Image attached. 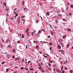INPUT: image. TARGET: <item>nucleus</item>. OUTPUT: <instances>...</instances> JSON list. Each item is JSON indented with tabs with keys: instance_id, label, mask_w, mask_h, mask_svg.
Segmentation results:
<instances>
[{
	"instance_id": "1",
	"label": "nucleus",
	"mask_w": 73,
	"mask_h": 73,
	"mask_svg": "<svg viewBox=\"0 0 73 73\" xmlns=\"http://www.w3.org/2000/svg\"><path fill=\"white\" fill-rule=\"evenodd\" d=\"M64 17H66H66H67V16H68V14L65 13L64 14Z\"/></svg>"
},
{
	"instance_id": "2",
	"label": "nucleus",
	"mask_w": 73,
	"mask_h": 73,
	"mask_svg": "<svg viewBox=\"0 0 73 73\" xmlns=\"http://www.w3.org/2000/svg\"><path fill=\"white\" fill-rule=\"evenodd\" d=\"M66 37V35H64L63 36H62V38L63 39L64 38H65Z\"/></svg>"
},
{
	"instance_id": "3",
	"label": "nucleus",
	"mask_w": 73,
	"mask_h": 73,
	"mask_svg": "<svg viewBox=\"0 0 73 73\" xmlns=\"http://www.w3.org/2000/svg\"><path fill=\"white\" fill-rule=\"evenodd\" d=\"M56 16H53L51 17V19H56Z\"/></svg>"
},
{
	"instance_id": "4",
	"label": "nucleus",
	"mask_w": 73,
	"mask_h": 73,
	"mask_svg": "<svg viewBox=\"0 0 73 73\" xmlns=\"http://www.w3.org/2000/svg\"><path fill=\"white\" fill-rule=\"evenodd\" d=\"M22 21H23V24H24V23H25V20L24 19H23L22 20Z\"/></svg>"
},
{
	"instance_id": "5",
	"label": "nucleus",
	"mask_w": 73,
	"mask_h": 73,
	"mask_svg": "<svg viewBox=\"0 0 73 73\" xmlns=\"http://www.w3.org/2000/svg\"><path fill=\"white\" fill-rule=\"evenodd\" d=\"M28 31H29V29H27L25 31V32H26V33H28Z\"/></svg>"
},
{
	"instance_id": "6",
	"label": "nucleus",
	"mask_w": 73,
	"mask_h": 73,
	"mask_svg": "<svg viewBox=\"0 0 73 73\" xmlns=\"http://www.w3.org/2000/svg\"><path fill=\"white\" fill-rule=\"evenodd\" d=\"M42 31L41 30H39L38 31V34H40L41 33Z\"/></svg>"
},
{
	"instance_id": "7",
	"label": "nucleus",
	"mask_w": 73,
	"mask_h": 73,
	"mask_svg": "<svg viewBox=\"0 0 73 73\" xmlns=\"http://www.w3.org/2000/svg\"><path fill=\"white\" fill-rule=\"evenodd\" d=\"M67 46V48H69V44H67V46Z\"/></svg>"
},
{
	"instance_id": "8",
	"label": "nucleus",
	"mask_w": 73,
	"mask_h": 73,
	"mask_svg": "<svg viewBox=\"0 0 73 73\" xmlns=\"http://www.w3.org/2000/svg\"><path fill=\"white\" fill-rule=\"evenodd\" d=\"M27 10V8L24 9V11H26Z\"/></svg>"
},
{
	"instance_id": "9",
	"label": "nucleus",
	"mask_w": 73,
	"mask_h": 73,
	"mask_svg": "<svg viewBox=\"0 0 73 73\" xmlns=\"http://www.w3.org/2000/svg\"><path fill=\"white\" fill-rule=\"evenodd\" d=\"M58 46L59 49H60L61 48V46H60V45H58Z\"/></svg>"
},
{
	"instance_id": "10",
	"label": "nucleus",
	"mask_w": 73,
	"mask_h": 73,
	"mask_svg": "<svg viewBox=\"0 0 73 73\" xmlns=\"http://www.w3.org/2000/svg\"><path fill=\"white\" fill-rule=\"evenodd\" d=\"M1 40H2V42H3L4 43V42H5L4 40L2 38L1 39Z\"/></svg>"
},
{
	"instance_id": "11",
	"label": "nucleus",
	"mask_w": 73,
	"mask_h": 73,
	"mask_svg": "<svg viewBox=\"0 0 73 73\" xmlns=\"http://www.w3.org/2000/svg\"><path fill=\"white\" fill-rule=\"evenodd\" d=\"M36 24H38V20H37L36 22Z\"/></svg>"
},
{
	"instance_id": "12",
	"label": "nucleus",
	"mask_w": 73,
	"mask_h": 73,
	"mask_svg": "<svg viewBox=\"0 0 73 73\" xmlns=\"http://www.w3.org/2000/svg\"><path fill=\"white\" fill-rule=\"evenodd\" d=\"M5 62H4L3 61V62H2L1 63V64H5Z\"/></svg>"
},
{
	"instance_id": "13",
	"label": "nucleus",
	"mask_w": 73,
	"mask_h": 73,
	"mask_svg": "<svg viewBox=\"0 0 73 73\" xmlns=\"http://www.w3.org/2000/svg\"><path fill=\"white\" fill-rule=\"evenodd\" d=\"M68 31H69V32H70V31H71V29H68Z\"/></svg>"
},
{
	"instance_id": "14",
	"label": "nucleus",
	"mask_w": 73,
	"mask_h": 73,
	"mask_svg": "<svg viewBox=\"0 0 73 73\" xmlns=\"http://www.w3.org/2000/svg\"><path fill=\"white\" fill-rule=\"evenodd\" d=\"M46 14L47 16H49V14L48 12H47L46 13Z\"/></svg>"
},
{
	"instance_id": "15",
	"label": "nucleus",
	"mask_w": 73,
	"mask_h": 73,
	"mask_svg": "<svg viewBox=\"0 0 73 73\" xmlns=\"http://www.w3.org/2000/svg\"><path fill=\"white\" fill-rule=\"evenodd\" d=\"M70 7H71V8H73V5H70Z\"/></svg>"
},
{
	"instance_id": "16",
	"label": "nucleus",
	"mask_w": 73,
	"mask_h": 73,
	"mask_svg": "<svg viewBox=\"0 0 73 73\" xmlns=\"http://www.w3.org/2000/svg\"><path fill=\"white\" fill-rule=\"evenodd\" d=\"M48 65H49V66H51V64H50V63H48Z\"/></svg>"
},
{
	"instance_id": "17",
	"label": "nucleus",
	"mask_w": 73,
	"mask_h": 73,
	"mask_svg": "<svg viewBox=\"0 0 73 73\" xmlns=\"http://www.w3.org/2000/svg\"><path fill=\"white\" fill-rule=\"evenodd\" d=\"M49 44H50V45H52V42H50Z\"/></svg>"
},
{
	"instance_id": "18",
	"label": "nucleus",
	"mask_w": 73,
	"mask_h": 73,
	"mask_svg": "<svg viewBox=\"0 0 73 73\" xmlns=\"http://www.w3.org/2000/svg\"><path fill=\"white\" fill-rule=\"evenodd\" d=\"M36 48H38V47H39V46L38 45H36Z\"/></svg>"
},
{
	"instance_id": "19",
	"label": "nucleus",
	"mask_w": 73,
	"mask_h": 73,
	"mask_svg": "<svg viewBox=\"0 0 73 73\" xmlns=\"http://www.w3.org/2000/svg\"><path fill=\"white\" fill-rule=\"evenodd\" d=\"M24 35L23 34H22V38H24Z\"/></svg>"
},
{
	"instance_id": "20",
	"label": "nucleus",
	"mask_w": 73,
	"mask_h": 73,
	"mask_svg": "<svg viewBox=\"0 0 73 73\" xmlns=\"http://www.w3.org/2000/svg\"><path fill=\"white\" fill-rule=\"evenodd\" d=\"M43 42H44V43H45V44H46L48 42L44 41Z\"/></svg>"
},
{
	"instance_id": "21",
	"label": "nucleus",
	"mask_w": 73,
	"mask_h": 73,
	"mask_svg": "<svg viewBox=\"0 0 73 73\" xmlns=\"http://www.w3.org/2000/svg\"><path fill=\"white\" fill-rule=\"evenodd\" d=\"M22 4L23 5H24V1H23L22 2Z\"/></svg>"
},
{
	"instance_id": "22",
	"label": "nucleus",
	"mask_w": 73,
	"mask_h": 73,
	"mask_svg": "<svg viewBox=\"0 0 73 73\" xmlns=\"http://www.w3.org/2000/svg\"><path fill=\"white\" fill-rule=\"evenodd\" d=\"M43 56H44V57H45V58H48V57H46V56H45V55H43Z\"/></svg>"
},
{
	"instance_id": "23",
	"label": "nucleus",
	"mask_w": 73,
	"mask_h": 73,
	"mask_svg": "<svg viewBox=\"0 0 73 73\" xmlns=\"http://www.w3.org/2000/svg\"><path fill=\"white\" fill-rule=\"evenodd\" d=\"M13 73H18V72H17V71H14L13 72Z\"/></svg>"
},
{
	"instance_id": "24",
	"label": "nucleus",
	"mask_w": 73,
	"mask_h": 73,
	"mask_svg": "<svg viewBox=\"0 0 73 73\" xmlns=\"http://www.w3.org/2000/svg\"><path fill=\"white\" fill-rule=\"evenodd\" d=\"M69 15H70V16H72V13H69Z\"/></svg>"
},
{
	"instance_id": "25",
	"label": "nucleus",
	"mask_w": 73,
	"mask_h": 73,
	"mask_svg": "<svg viewBox=\"0 0 73 73\" xmlns=\"http://www.w3.org/2000/svg\"><path fill=\"white\" fill-rule=\"evenodd\" d=\"M55 22L56 23H58V21L57 20H55Z\"/></svg>"
},
{
	"instance_id": "26",
	"label": "nucleus",
	"mask_w": 73,
	"mask_h": 73,
	"mask_svg": "<svg viewBox=\"0 0 73 73\" xmlns=\"http://www.w3.org/2000/svg\"><path fill=\"white\" fill-rule=\"evenodd\" d=\"M1 53H2V54H4V52H3V51H2V52H1Z\"/></svg>"
},
{
	"instance_id": "27",
	"label": "nucleus",
	"mask_w": 73,
	"mask_h": 73,
	"mask_svg": "<svg viewBox=\"0 0 73 73\" xmlns=\"http://www.w3.org/2000/svg\"><path fill=\"white\" fill-rule=\"evenodd\" d=\"M21 69H24V67H22L21 68Z\"/></svg>"
},
{
	"instance_id": "28",
	"label": "nucleus",
	"mask_w": 73,
	"mask_h": 73,
	"mask_svg": "<svg viewBox=\"0 0 73 73\" xmlns=\"http://www.w3.org/2000/svg\"><path fill=\"white\" fill-rule=\"evenodd\" d=\"M8 72V69L7 68L6 69V72Z\"/></svg>"
},
{
	"instance_id": "29",
	"label": "nucleus",
	"mask_w": 73,
	"mask_h": 73,
	"mask_svg": "<svg viewBox=\"0 0 73 73\" xmlns=\"http://www.w3.org/2000/svg\"><path fill=\"white\" fill-rule=\"evenodd\" d=\"M29 69H30L31 70H33L34 69L33 68H29Z\"/></svg>"
},
{
	"instance_id": "30",
	"label": "nucleus",
	"mask_w": 73,
	"mask_h": 73,
	"mask_svg": "<svg viewBox=\"0 0 73 73\" xmlns=\"http://www.w3.org/2000/svg\"><path fill=\"white\" fill-rule=\"evenodd\" d=\"M58 72L59 73H61V70H59Z\"/></svg>"
},
{
	"instance_id": "31",
	"label": "nucleus",
	"mask_w": 73,
	"mask_h": 73,
	"mask_svg": "<svg viewBox=\"0 0 73 73\" xmlns=\"http://www.w3.org/2000/svg\"><path fill=\"white\" fill-rule=\"evenodd\" d=\"M18 15V14L17 13H16L15 15V17H17Z\"/></svg>"
},
{
	"instance_id": "32",
	"label": "nucleus",
	"mask_w": 73,
	"mask_h": 73,
	"mask_svg": "<svg viewBox=\"0 0 73 73\" xmlns=\"http://www.w3.org/2000/svg\"><path fill=\"white\" fill-rule=\"evenodd\" d=\"M64 70H63L62 71V73H64Z\"/></svg>"
},
{
	"instance_id": "33",
	"label": "nucleus",
	"mask_w": 73,
	"mask_h": 73,
	"mask_svg": "<svg viewBox=\"0 0 73 73\" xmlns=\"http://www.w3.org/2000/svg\"><path fill=\"white\" fill-rule=\"evenodd\" d=\"M25 69L26 70H28V68H27L26 69L25 68Z\"/></svg>"
},
{
	"instance_id": "34",
	"label": "nucleus",
	"mask_w": 73,
	"mask_h": 73,
	"mask_svg": "<svg viewBox=\"0 0 73 73\" xmlns=\"http://www.w3.org/2000/svg\"><path fill=\"white\" fill-rule=\"evenodd\" d=\"M8 47H9V48H11V47H11V46H10V45H8Z\"/></svg>"
},
{
	"instance_id": "35",
	"label": "nucleus",
	"mask_w": 73,
	"mask_h": 73,
	"mask_svg": "<svg viewBox=\"0 0 73 73\" xmlns=\"http://www.w3.org/2000/svg\"><path fill=\"white\" fill-rule=\"evenodd\" d=\"M51 35H53V33L52 32H51Z\"/></svg>"
},
{
	"instance_id": "36",
	"label": "nucleus",
	"mask_w": 73,
	"mask_h": 73,
	"mask_svg": "<svg viewBox=\"0 0 73 73\" xmlns=\"http://www.w3.org/2000/svg\"><path fill=\"white\" fill-rule=\"evenodd\" d=\"M41 71L42 72H44V70H42Z\"/></svg>"
},
{
	"instance_id": "37",
	"label": "nucleus",
	"mask_w": 73,
	"mask_h": 73,
	"mask_svg": "<svg viewBox=\"0 0 73 73\" xmlns=\"http://www.w3.org/2000/svg\"><path fill=\"white\" fill-rule=\"evenodd\" d=\"M70 73H72V70H70Z\"/></svg>"
},
{
	"instance_id": "38",
	"label": "nucleus",
	"mask_w": 73,
	"mask_h": 73,
	"mask_svg": "<svg viewBox=\"0 0 73 73\" xmlns=\"http://www.w3.org/2000/svg\"><path fill=\"white\" fill-rule=\"evenodd\" d=\"M38 68L39 69H42L41 67H39Z\"/></svg>"
},
{
	"instance_id": "39",
	"label": "nucleus",
	"mask_w": 73,
	"mask_h": 73,
	"mask_svg": "<svg viewBox=\"0 0 73 73\" xmlns=\"http://www.w3.org/2000/svg\"><path fill=\"white\" fill-rule=\"evenodd\" d=\"M22 62H24V59H22Z\"/></svg>"
},
{
	"instance_id": "40",
	"label": "nucleus",
	"mask_w": 73,
	"mask_h": 73,
	"mask_svg": "<svg viewBox=\"0 0 73 73\" xmlns=\"http://www.w3.org/2000/svg\"><path fill=\"white\" fill-rule=\"evenodd\" d=\"M61 53H62L63 54H64L65 53H64V52H63V53H62V52H61Z\"/></svg>"
},
{
	"instance_id": "41",
	"label": "nucleus",
	"mask_w": 73,
	"mask_h": 73,
	"mask_svg": "<svg viewBox=\"0 0 73 73\" xmlns=\"http://www.w3.org/2000/svg\"><path fill=\"white\" fill-rule=\"evenodd\" d=\"M62 20L64 21H65V19H62Z\"/></svg>"
},
{
	"instance_id": "42",
	"label": "nucleus",
	"mask_w": 73,
	"mask_h": 73,
	"mask_svg": "<svg viewBox=\"0 0 73 73\" xmlns=\"http://www.w3.org/2000/svg\"><path fill=\"white\" fill-rule=\"evenodd\" d=\"M50 50H52V47H50Z\"/></svg>"
},
{
	"instance_id": "43",
	"label": "nucleus",
	"mask_w": 73,
	"mask_h": 73,
	"mask_svg": "<svg viewBox=\"0 0 73 73\" xmlns=\"http://www.w3.org/2000/svg\"><path fill=\"white\" fill-rule=\"evenodd\" d=\"M24 17H24V16H22V18L23 19V18H24Z\"/></svg>"
},
{
	"instance_id": "44",
	"label": "nucleus",
	"mask_w": 73,
	"mask_h": 73,
	"mask_svg": "<svg viewBox=\"0 0 73 73\" xmlns=\"http://www.w3.org/2000/svg\"><path fill=\"white\" fill-rule=\"evenodd\" d=\"M27 46H28V45H27V44L26 45V49H27Z\"/></svg>"
},
{
	"instance_id": "45",
	"label": "nucleus",
	"mask_w": 73,
	"mask_h": 73,
	"mask_svg": "<svg viewBox=\"0 0 73 73\" xmlns=\"http://www.w3.org/2000/svg\"><path fill=\"white\" fill-rule=\"evenodd\" d=\"M20 42V40H19V41H18L17 42V43H19V42Z\"/></svg>"
},
{
	"instance_id": "46",
	"label": "nucleus",
	"mask_w": 73,
	"mask_h": 73,
	"mask_svg": "<svg viewBox=\"0 0 73 73\" xmlns=\"http://www.w3.org/2000/svg\"><path fill=\"white\" fill-rule=\"evenodd\" d=\"M41 30H42V31H43V32H45V30H44V29H41Z\"/></svg>"
},
{
	"instance_id": "47",
	"label": "nucleus",
	"mask_w": 73,
	"mask_h": 73,
	"mask_svg": "<svg viewBox=\"0 0 73 73\" xmlns=\"http://www.w3.org/2000/svg\"><path fill=\"white\" fill-rule=\"evenodd\" d=\"M65 70H67V69H68V68H66V67L65 68Z\"/></svg>"
},
{
	"instance_id": "48",
	"label": "nucleus",
	"mask_w": 73,
	"mask_h": 73,
	"mask_svg": "<svg viewBox=\"0 0 73 73\" xmlns=\"http://www.w3.org/2000/svg\"><path fill=\"white\" fill-rule=\"evenodd\" d=\"M50 27L51 28V29H52V27L51 26V25H50Z\"/></svg>"
},
{
	"instance_id": "49",
	"label": "nucleus",
	"mask_w": 73,
	"mask_h": 73,
	"mask_svg": "<svg viewBox=\"0 0 73 73\" xmlns=\"http://www.w3.org/2000/svg\"><path fill=\"white\" fill-rule=\"evenodd\" d=\"M17 9V8H16L15 9H14V11H16V9Z\"/></svg>"
},
{
	"instance_id": "50",
	"label": "nucleus",
	"mask_w": 73,
	"mask_h": 73,
	"mask_svg": "<svg viewBox=\"0 0 73 73\" xmlns=\"http://www.w3.org/2000/svg\"><path fill=\"white\" fill-rule=\"evenodd\" d=\"M47 36L48 37V38H50V36Z\"/></svg>"
},
{
	"instance_id": "51",
	"label": "nucleus",
	"mask_w": 73,
	"mask_h": 73,
	"mask_svg": "<svg viewBox=\"0 0 73 73\" xmlns=\"http://www.w3.org/2000/svg\"><path fill=\"white\" fill-rule=\"evenodd\" d=\"M17 35H20V36H21V34H17Z\"/></svg>"
},
{
	"instance_id": "52",
	"label": "nucleus",
	"mask_w": 73,
	"mask_h": 73,
	"mask_svg": "<svg viewBox=\"0 0 73 73\" xmlns=\"http://www.w3.org/2000/svg\"><path fill=\"white\" fill-rule=\"evenodd\" d=\"M60 44H61V45H63V43H60Z\"/></svg>"
},
{
	"instance_id": "53",
	"label": "nucleus",
	"mask_w": 73,
	"mask_h": 73,
	"mask_svg": "<svg viewBox=\"0 0 73 73\" xmlns=\"http://www.w3.org/2000/svg\"><path fill=\"white\" fill-rule=\"evenodd\" d=\"M52 61H49V62H52Z\"/></svg>"
},
{
	"instance_id": "54",
	"label": "nucleus",
	"mask_w": 73,
	"mask_h": 73,
	"mask_svg": "<svg viewBox=\"0 0 73 73\" xmlns=\"http://www.w3.org/2000/svg\"><path fill=\"white\" fill-rule=\"evenodd\" d=\"M29 62H31V61L30 60L29 61H28V64H29Z\"/></svg>"
},
{
	"instance_id": "55",
	"label": "nucleus",
	"mask_w": 73,
	"mask_h": 73,
	"mask_svg": "<svg viewBox=\"0 0 73 73\" xmlns=\"http://www.w3.org/2000/svg\"><path fill=\"white\" fill-rule=\"evenodd\" d=\"M67 5H69V3H67Z\"/></svg>"
},
{
	"instance_id": "56",
	"label": "nucleus",
	"mask_w": 73,
	"mask_h": 73,
	"mask_svg": "<svg viewBox=\"0 0 73 73\" xmlns=\"http://www.w3.org/2000/svg\"><path fill=\"white\" fill-rule=\"evenodd\" d=\"M63 68V66H62V67L61 68V70H62Z\"/></svg>"
},
{
	"instance_id": "57",
	"label": "nucleus",
	"mask_w": 73,
	"mask_h": 73,
	"mask_svg": "<svg viewBox=\"0 0 73 73\" xmlns=\"http://www.w3.org/2000/svg\"><path fill=\"white\" fill-rule=\"evenodd\" d=\"M28 41H29V42H30V43H31V41H30L29 40H28Z\"/></svg>"
},
{
	"instance_id": "58",
	"label": "nucleus",
	"mask_w": 73,
	"mask_h": 73,
	"mask_svg": "<svg viewBox=\"0 0 73 73\" xmlns=\"http://www.w3.org/2000/svg\"><path fill=\"white\" fill-rule=\"evenodd\" d=\"M66 9H67V10H68V7H67Z\"/></svg>"
},
{
	"instance_id": "59",
	"label": "nucleus",
	"mask_w": 73,
	"mask_h": 73,
	"mask_svg": "<svg viewBox=\"0 0 73 73\" xmlns=\"http://www.w3.org/2000/svg\"><path fill=\"white\" fill-rule=\"evenodd\" d=\"M1 47H3V44H1Z\"/></svg>"
},
{
	"instance_id": "60",
	"label": "nucleus",
	"mask_w": 73,
	"mask_h": 73,
	"mask_svg": "<svg viewBox=\"0 0 73 73\" xmlns=\"http://www.w3.org/2000/svg\"><path fill=\"white\" fill-rule=\"evenodd\" d=\"M12 57H13V58H14V56H12Z\"/></svg>"
},
{
	"instance_id": "61",
	"label": "nucleus",
	"mask_w": 73,
	"mask_h": 73,
	"mask_svg": "<svg viewBox=\"0 0 73 73\" xmlns=\"http://www.w3.org/2000/svg\"><path fill=\"white\" fill-rule=\"evenodd\" d=\"M46 56H47L48 57H49V55L48 54L46 55Z\"/></svg>"
},
{
	"instance_id": "62",
	"label": "nucleus",
	"mask_w": 73,
	"mask_h": 73,
	"mask_svg": "<svg viewBox=\"0 0 73 73\" xmlns=\"http://www.w3.org/2000/svg\"><path fill=\"white\" fill-rule=\"evenodd\" d=\"M34 43H35V42H36V41H35V40H34Z\"/></svg>"
},
{
	"instance_id": "63",
	"label": "nucleus",
	"mask_w": 73,
	"mask_h": 73,
	"mask_svg": "<svg viewBox=\"0 0 73 73\" xmlns=\"http://www.w3.org/2000/svg\"><path fill=\"white\" fill-rule=\"evenodd\" d=\"M35 73H37V72H36V71H35Z\"/></svg>"
},
{
	"instance_id": "64",
	"label": "nucleus",
	"mask_w": 73,
	"mask_h": 73,
	"mask_svg": "<svg viewBox=\"0 0 73 73\" xmlns=\"http://www.w3.org/2000/svg\"><path fill=\"white\" fill-rule=\"evenodd\" d=\"M72 49H73V46H72Z\"/></svg>"
}]
</instances>
